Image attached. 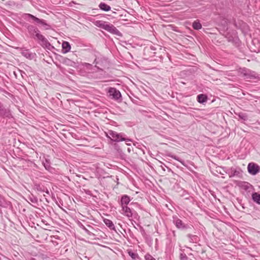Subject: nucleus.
<instances>
[{
	"mask_svg": "<svg viewBox=\"0 0 260 260\" xmlns=\"http://www.w3.org/2000/svg\"><path fill=\"white\" fill-rule=\"evenodd\" d=\"M25 27L27 29L30 37L35 40H37L39 41V43L43 47L49 50L54 48L53 46L50 44L47 39H46L44 36L41 34L40 30L36 26L26 23L25 25Z\"/></svg>",
	"mask_w": 260,
	"mask_h": 260,
	"instance_id": "obj_1",
	"label": "nucleus"
},
{
	"mask_svg": "<svg viewBox=\"0 0 260 260\" xmlns=\"http://www.w3.org/2000/svg\"><path fill=\"white\" fill-rule=\"evenodd\" d=\"M107 136L112 141L114 142H119L120 141L132 142L130 139L126 138V135L122 133H118L116 132L109 130L107 133Z\"/></svg>",
	"mask_w": 260,
	"mask_h": 260,
	"instance_id": "obj_2",
	"label": "nucleus"
},
{
	"mask_svg": "<svg viewBox=\"0 0 260 260\" xmlns=\"http://www.w3.org/2000/svg\"><path fill=\"white\" fill-rule=\"evenodd\" d=\"M23 18L25 20L31 22L30 20H32L34 22H35L37 24H41L44 27V28L46 30L50 29V26L48 24L46 21L43 19H39L32 14L26 13L23 15Z\"/></svg>",
	"mask_w": 260,
	"mask_h": 260,
	"instance_id": "obj_3",
	"label": "nucleus"
},
{
	"mask_svg": "<svg viewBox=\"0 0 260 260\" xmlns=\"http://www.w3.org/2000/svg\"><path fill=\"white\" fill-rule=\"evenodd\" d=\"M248 172L252 175H255L260 172V167L254 162H250L247 166Z\"/></svg>",
	"mask_w": 260,
	"mask_h": 260,
	"instance_id": "obj_4",
	"label": "nucleus"
},
{
	"mask_svg": "<svg viewBox=\"0 0 260 260\" xmlns=\"http://www.w3.org/2000/svg\"><path fill=\"white\" fill-rule=\"evenodd\" d=\"M227 173L230 177H235L241 178L242 177L243 171L239 168L232 167L228 170Z\"/></svg>",
	"mask_w": 260,
	"mask_h": 260,
	"instance_id": "obj_5",
	"label": "nucleus"
},
{
	"mask_svg": "<svg viewBox=\"0 0 260 260\" xmlns=\"http://www.w3.org/2000/svg\"><path fill=\"white\" fill-rule=\"evenodd\" d=\"M109 96L115 100H118L121 97L120 91L115 88L110 87L108 90Z\"/></svg>",
	"mask_w": 260,
	"mask_h": 260,
	"instance_id": "obj_6",
	"label": "nucleus"
},
{
	"mask_svg": "<svg viewBox=\"0 0 260 260\" xmlns=\"http://www.w3.org/2000/svg\"><path fill=\"white\" fill-rule=\"evenodd\" d=\"M0 116L3 117L12 118V116L9 109L5 108L0 102Z\"/></svg>",
	"mask_w": 260,
	"mask_h": 260,
	"instance_id": "obj_7",
	"label": "nucleus"
},
{
	"mask_svg": "<svg viewBox=\"0 0 260 260\" xmlns=\"http://www.w3.org/2000/svg\"><path fill=\"white\" fill-rule=\"evenodd\" d=\"M258 77V75L255 72L245 68V80L255 79Z\"/></svg>",
	"mask_w": 260,
	"mask_h": 260,
	"instance_id": "obj_8",
	"label": "nucleus"
},
{
	"mask_svg": "<svg viewBox=\"0 0 260 260\" xmlns=\"http://www.w3.org/2000/svg\"><path fill=\"white\" fill-rule=\"evenodd\" d=\"M104 29L114 35L121 36L120 32L113 25L108 23H107Z\"/></svg>",
	"mask_w": 260,
	"mask_h": 260,
	"instance_id": "obj_9",
	"label": "nucleus"
},
{
	"mask_svg": "<svg viewBox=\"0 0 260 260\" xmlns=\"http://www.w3.org/2000/svg\"><path fill=\"white\" fill-rule=\"evenodd\" d=\"M173 222L178 229H184L186 228L184 223L177 216H173Z\"/></svg>",
	"mask_w": 260,
	"mask_h": 260,
	"instance_id": "obj_10",
	"label": "nucleus"
},
{
	"mask_svg": "<svg viewBox=\"0 0 260 260\" xmlns=\"http://www.w3.org/2000/svg\"><path fill=\"white\" fill-rule=\"evenodd\" d=\"M122 210L121 213L128 218L132 217L133 211L127 206H121Z\"/></svg>",
	"mask_w": 260,
	"mask_h": 260,
	"instance_id": "obj_11",
	"label": "nucleus"
},
{
	"mask_svg": "<svg viewBox=\"0 0 260 260\" xmlns=\"http://www.w3.org/2000/svg\"><path fill=\"white\" fill-rule=\"evenodd\" d=\"M21 54L24 57L29 59H32L36 56V53L31 52L28 49H23L21 48Z\"/></svg>",
	"mask_w": 260,
	"mask_h": 260,
	"instance_id": "obj_12",
	"label": "nucleus"
},
{
	"mask_svg": "<svg viewBox=\"0 0 260 260\" xmlns=\"http://www.w3.org/2000/svg\"><path fill=\"white\" fill-rule=\"evenodd\" d=\"M131 201L129 197L127 195H123L122 196L120 201V205L121 206H127Z\"/></svg>",
	"mask_w": 260,
	"mask_h": 260,
	"instance_id": "obj_13",
	"label": "nucleus"
},
{
	"mask_svg": "<svg viewBox=\"0 0 260 260\" xmlns=\"http://www.w3.org/2000/svg\"><path fill=\"white\" fill-rule=\"evenodd\" d=\"M62 62L63 64L68 66H70L72 67H77V63L75 62L72 61V60L68 58H63Z\"/></svg>",
	"mask_w": 260,
	"mask_h": 260,
	"instance_id": "obj_14",
	"label": "nucleus"
},
{
	"mask_svg": "<svg viewBox=\"0 0 260 260\" xmlns=\"http://www.w3.org/2000/svg\"><path fill=\"white\" fill-rule=\"evenodd\" d=\"M62 53H67L71 50V45L68 42L64 41L62 44Z\"/></svg>",
	"mask_w": 260,
	"mask_h": 260,
	"instance_id": "obj_15",
	"label": "nucleus"
},
{
	"mask_svg": "<svg viewBox=\"0 0 260 260\" xmlns=\"http://www.w3.org/2000/svg\"><path fill=\"white\" fill-rule=\"evenodd\" d=\"M104 222L111 230H115V226L111 220L108 219H104Z\"/></svg>",
	"mask_w": 260,
	"mask_h": 260,
	"instance_id": "obj_16",
	"label": "nucleus"
},
{
	"mask_svg": "<svg viewBox=\"0 0 260 260\" xmlns=\"http://www.w3.org/2000/svg\"><path fill=\"white\" fill-rule=\"evenodd\" d=\"M99 7L102 10L104 11H109L111 10V7L110 6L108 5L107 4H105V3H101L99 5Z\"/></svg>",
	"mask_w": 260,
	"mask_h": 260,
	"instance_id": "obj_17",
	"label": "nucleus"
},
{
	"mask_svg": "<svg viewBox=\"0 0 260 260\" xmlns=\"http://www.w3.org/2000/svg\"><path fill=\"white\" fill-rule=\"evenodd\" d=\"M252 200L256 203L260 205V194L254 192L252 194Z\"/></svg>",
	"mask_w": 260,
	"mask_h": 260,
	"instance_id": "obj_18",
	"label": "nucleus"
},
{
	"mask_svg": "<svg viewBox=\"0 0 260 260\" xmlns=\"http://www.w3.org/2000/svg\"><path fill=\"white\" fill-rule=\"evenodd\" d=\"M197 98H198V101L200 103L203 104V103L206 102L207 100V96L204 94H203L198 95Z\"/></svg>",
	"mask_w": 260,
	"mask_h": 260,
	"instance_id": "obj_19",
	"label": "nucleus"
},
{
	"mask_svg": "<svg viewBox=\"0 0 260 260\" xmlns=\"http://www.w3.org/2000/svg\"><path fill=\"white\" fill-rule=\"evenodd\" d=\"M192 27L193 29L196 30H199L202 28V24L200 22L199 20H196L194 21L192 25Z\"/></svg>",
	"mask_w": 260,
	"mask_h": 260,
	"instance_id": "obj_20",
	"label": "nucleus"
},
{
	"mask_svg": "<svg viewBox=\"0 0 260 260\" xmlns=\"http://www.w3.org/2000/svg\"><path fill=\"white\" fill-rule=\"evenodd\" d=\"M107 23V22L99 20L95 22V24L96 26L104 29Z\"/></svg>",
	"mask_w": 260,
	"mask_h": 260,
	"instance_id": "obj_21",
	"label": "nucleus"
},
{
	"mask_svg": "<svg viewBox=\"0 0 260 260\" xmlns=\"http://www.w3.org/2000/svg\"><path fill=\"white\" fill-rule=\"evenodd\" d=\"M80 227L88 235H91L92 233L90 232L88 230H87L84 225H83L82 223H80Z\"/></svg>",
	"mask_w": 260,
	"mask_h": 260,
	"instance_id": "obj_22",
	"label": "nucleus"
},
{
	"mask_svg": "<svg viewBox=\"0 0 260 260\" xmlns=\"http://www.w3.org/2000/svg\"><path fill=\"white\" fill-rule=\"evenodd\" d=\"M169 156L172 157V158L175 159V160H177V161L180 162L182 165H184V162L183 161H182V160L180 159L177 156H175V155H172V154H169Z\"/></svg>",
	"mask_w": 260,
	"mask_h": 260,
	"instance_id": "obj_23",
	"label": "nucleus"
},
{
	"mask_svg": "<svg viewBox=\"0 0 260 260\" xmlns=\"http://www.w3.org/2000/svg\"><path fill=\"white\" fill-rule=\"evenodd\" d=\"M128 255L133 258V259H135L137 256H138V254L133 252V251H128Z\"/></svg>",
	"mask_w": 260,
	"mask_h": 260,
	"instance_id": "obj_24",
	"label": "nucleus"
},
{
	"mask_svg": "<svg viewBox=\"0 0 260 260\" xmlns=\"http://www.w3.org/2000/svg\"><path fill=\"white\" fill-rule=\"evenodd\" d=\"M44 166L45 168V169L47 170H49L51 168L50 164L47 160H46L45 162H44Z\"/></svg>",
	"mask_w": 260,
	"mask_h": 260,
	"instance_id": "obj_25",
	"label": "nucleus"
},
{
	"mask_svg": "<svg viewBox=\"0 0 260 260\" xmlns=\"http://www.w3.org/2000/svg\"><path fill=\"white\" fill-rule=\"evenodd\" d=\"M180 260H187V256L184 253H181L180 254Z\"/></svg>",
	"mask_w": 260,
	"mask_h": 260,
	"instance_id": "obj_26",
	"label": "nucleus"
},
{
	"mask_svg": "<svg viewBox=\"0 0 260 260\" xmlns=\"http://www.w3.org/2000/svg\"><path fill=\"white\" fill-rule=\"evenodd\" d=\"M145 258L146 260H155L154 258H153L150 254H147L145 256Z\"/></svg>",
	"mask_w": 260,
	"mask_h": 260,
	"instance_id": "obj_27",
	"label": "nucleus"
},
{
	"mask_svg": "<svg viewBox=\"0 0 260 260\" xmlns=\"http://www.w3.org/2000/svg\"><path fill=\"white\" fill-rule=\"evenodd\" d=\"M5 204V201L4 198L0 195V206H4Z\"/></svg>",
	"mask_w": 260,
	"mask_h": 260,
	"instance_id": "obj_28",
	"label": "nucleus"
},
{
	"mask_svg": "<svg viewBox=\"0 0 260 260\" xmlns=\"http://www.w3.org/2000/svg\"><path fill=\"white\" fill-rule=\"evenodd\" d=\"M29 199L33 203H38V199L36 197H30Z\"/></svg>",
	"mask_w": 260,
	"mask_h": 260,
	"instance_id": "obj_29",
	"label": "nucleus"
},
{
	"mask_svg": "<svg viewBox=\"0 0 260 260\" xmlns=\"http://www.w3.org/2000/svg\"><path fill=\"white\" fill-rule=\"evenodd\" d=\"M100 58H96L94 59V63L95 64V67H97L98 69H99V67L97 66V65L99 63Z\"/></svg>",
	"mask_w": 260,
	"mask_h": 260,
	"instance_id": "obj_30",
	"label": "nucleus"
},
{
	"mask_svg": "<svg viewBox=\"0 0 260 260\" xmlns=\"http://www.w3.org/2000/svg\"><path fill=\"white\" fill-rule=\"evenodd\" d=\"M37 189L38 191H44V189L42 188V187L40 185H37Z\"/></svg>",
	"mask_w": 260,
	"mask_h": 260,
	"instance_id": "obj_31",
	"label": "nucleus"
},
{
	"mask_svg": "<svg viewBox=\"0 0 260 260\" xmlns=\"http://www.w3.org/2000/svg\"><path fill=\"white\" fill-rule=\"evenodd\" d=\"M237 185H238L240 187L243 186V182H240V181H237Z\"/></svg>",
	"mask_w": 260,
	"mask_h": 260,
	"instance_id": "obj_32",
	"label": "nucleus"
},
{
	"mask_svg": "<svg viewBox=\"0 0 260 260\" xmlns=\"http://www.w3.org/2000/svg\"><path fill=\"white\" fill-rule=\"evenodd\" d=\"M250 185L249 183H248V182H245V186H244V187H245V189H246L248 188V185Z\"/></svg>",
	"mask_w": 260,
	"mask_h": 260,
	"instance_id": "obj_33",
	"label": "nucleus"
},
{
	"mask_svg": "<svg viewBox=\"0 0 260 260\" xmlns=\"http://www.w3.org/2000/svg\"><path fill=\"white\" fill-rule=\"evenodd\" d=\"M228 41H229V42L233 41V40H232V39H230V38H228Z\"/></svg>",
	"mask_w": 260,
	"mask_h": 260,
	"instance_id": "obj_34",
	"label": "nucleus"
},
{
	"mask_svg": "<svg viewBox=\"0 0 260 260\" xmlns=\"http://www.w3.org/2000/svg\"><path fill=\"white\" fill-rule=\"evenodd\" d=\"M85 65H86V66H91L90 64H89V63H85Z\"/></svg>",
	"mask_w": 260,
	"mask_h": 260,
	"instance_id": "obj_35",
	"label": "nucleus"
},
{
	"mask_svg": "<svg viewBox=\"0 0 260 260\" xmlns=\"http://www.w3.org/2000/svg\"><path fill=\"white\" fill-rule=\"evenodd\" d=\"M30 260H36L34 258H31Z\"/></svg>",
	"mask_w": 260,
	"mask_h": 260,
	"instance_id": "obj_36",
	"label": "nucleus"
},
{
	"mask_svg": "<svg viewBox=\"0 0 260 260\" xmlns=\"http://www.w3.org/2000/svg\"><path fill=\"white\" fill-rule=\"evenodd\" d=\"M127 145H130V144H129V142L126 143Z\"/></svg>",
	"mask_w": 260,
	"mask_h": 260,
	"instance_id": "obj_37",
	"label": "nucleus"
},
{
	"mask_svg": "<svg viewBox=\"0 0 260 260\" xmlns=\"http://www.w3.org/2000/svg\"><path fill=\"white\" fill-rule=\"evenodd\" d=\"M127 145H130V144H129V142L126 143Z\"/></svg>",
	"mask_w": 260,
	"mask_h": 260,
	"instance_id": "obj_38",
	"label": "nucleus"
},
{
	"mask_svg": "<svg viewBox=\"0 0 260 260\" xmlns=\"http://www.w3.org/2000/svg\"><path fill=\"white\" fill-rule=\"evenodd\" d=\"M188 236V237H190L191 235L189 234V235H188V236Z\"/></svg>",
	"mask_w": 260,
	"mask_h": 260,
	"instance_id": "obj_39",
	"label": "nucleus"
},
{
	"mask_svg": "<svg viewBox=\"0 0 260 260\" xmlns=\"http://www.w3.org/2000/svg\"><path fill=\"white\" fill-rule=\"evenodd\" d=\"M87 226L89 228H91V226L90 225H88Z\"/></svg>",
	"mask_w": 260,
	"mask_h": 260,
	"instance_id": "obj_40",
	"label": "nucleus"
},
{
	"mask_svg": "<svg viewBox=\"0 0 260 260\" xmlns=\"http://www.w3.org/2000/svg\"><path fill=\"white\" fill-rule=\"evenodd\" d=\"M240 116L241 117V119H243V117H242V116H241L240 115Z\"/></svg>",
	"mask_w": 260,
	"mask_h": 260,
	"instance_id": "obj_41",
	"label": "nucleus"
}]
</instances>
